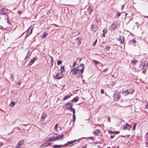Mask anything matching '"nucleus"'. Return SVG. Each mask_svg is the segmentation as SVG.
<instances>
[{"label": "nucleus", "mask_w": 148, "mask_h": 148, "mask_svg": "<svg viewBox=\"0 0 148 148\" xmlns=\"http://www.w3.org/2000/svg\"><path fill=\"white\" fill-rule=\"evenodd\" d=\"M121 14V13L120 12H117L116 16L118 17H119Z\"/></svg>", "instance_id": "obj_42"}, {"label": "nucleus", "mask_w": 148, "mask_h": 148, "mask_svg": "<svg viewBox=\"0 0 148 148\" xmlns=\"http://www.w3.org/2000/svg\"><path fill=\"white\" fill-rule=\"evenodd\" d=\"M100 133V131L99 129L96 130L92 132L93 134L96 136H98Z\"/></svg>", "instance_id": "obj_15"}, {"label": "nucleus", "mask_w": 148, "mask_h": 148, "mask_svg": "<svg viewBox=\"0 0 148 148\" xmlns=\"http://www.w3.org/2000/svg\"><path fill=\"white\" fill-rule=\"evenodd\" d=\"M145 108H148V104H147L146 105L145 107Z\"/></svg>", "instance_id": "obj_52"}, {"label": "nucleus", "mask_w": 148, "mask_h": 148, "mask_svg": "<svg viewBox=\"0 0 148 148\" xmlns=\"http://www.w3.org/2000/svg\"><path fill=\"white\" fill-rule=\"evenodd\" d=\"M82 138L90 139L91 140H95V137H94L92 136V137H88L87 138L83 137V138Z\"/></svg>", "instance_id": "obj_26"}, {"label": "nucleus", "mask_w": 148, "mask_h": 148, "mask_svg": "<svg viewBox=\"0 0 148 148\" xmlns=\"http://www.w3.org/2000/svg\"><path fill=\"white\" fill-rule=\"evenodd\" d=\"M10 79L11 81L13 82L14 80V77L13 75L12 74H11L10 75V76L9 78Z\"/></svg>", "instance_id": "obj_31"}, {"label": "nucleus", "mask_w": 148, "mask_h": 148, "mask_svg": "<svg viewBox=\"0 0 148 148\" xmlns=\"http://www.w3.org/2000/svg\"><path fill=\"white\" fill-rule=\"evenodd\" d=\"M118 26V25L117 23H113L110 27V30H114Z\"/></svg>", "instance_id": "obj_6"}, {"label": "nucleus", "mask_w": 148, "mask_h": 148, "mask_svg": "<svg viewBox=\"0 0 148 148\" xmlns=\"http://www.w3.org/2000/svg\"><path fill=\"white\" fill-rule=\"evenodd\" d=\"M76 141H77V140H74L70 141H69L67 143H66L64 145H53V147L54 148H58L65 147L73 143L74 142H76Z\"/></svg>", "instance_id": "obj_1"}, {"label": "nucleus", "mask_w": 148, "mask_h": 148, "mask_svg": "<svg viewBox=\"0 0 148 148\" xmlns=\"http://www.w3.org/2000/svg\"><path fill=\"white\" fill-rule=\"evenodd\" d=\"M113 97L114 100L115 101H118L120 99L119 92L114 93V94Z\"/></svg>", "instance_id": "obj_4"}, {"label": "nucleus", "mask_w": 148, "mask_h": 148, "mask_svg": "<svg viewBox=\"0 0 148 148\" xmlns=\"http://www.w3.org/2000/svg\"><path fill=\"white\" fill-rule=\"evenodd\" d=\"M136 123H134L133 126V127H132V130H135V128H136Z\"/></svg>", "instance_id": "obj_39"}, {"label": "nucleus", "mask_w": 148, "mask_h": 148, "mask_svg": "<svg viewBox=\"0 0 148 148\" xmlns=\"http://www.w3.org/2000/svg\"><path fill=\"white\" fill-rule=\"evenodd\" d=\"M146 144L148 145V139L146 141Z\"/></svg>", "instance_id": "obj_53"}, {"label": "nucleus", "mask_w": 148, "mask_h": 148, "mask_svg": "<svg viewBox=\"0 0 148 148\" xmlns=\"http://www.w3.org/2000/svg\"><path fill=\"white\" fill-rule=\"evenodd\" d=\"M50 143H48L47 142L45 143H44L40 145V147H47L48 146H49L50 145Z\"/></svg>", "instance_id": "obj_16"}, {"label": "nucleus", "mask_w": 148, "mask_h": 148, "mask_svg": "<svg viewBox=\"0 0 148 148\" xmlns=\"http://www.w3.org/2000/svg\"><path fill=\"white\" fill-rule=\"evenodd\" d=\"M47 139L48 141H53L56 140L55 136H53L49 137Z\"/></svg>", "instance_id": "obj_13"}, {"label": "nucleus", "mask_w": 148, "mask_h": 148, "mask_svg": "<svg viewBox=\"0 0 148 148\" xmlns=\"http://www.w3.org/2000/svg\"><path fill=\"white\" fill-rule=\"evenodd\" d=\"M119 146L118 145V146L117 147V148H119Z\"/></svg>", "instance_id": "obj_63"}, {"label": "nucleus", "mask_w": 148, "mask_h": 148, "mask_svg": "<svg viewBox=\"0 0 148 148\" xmlns=\"http://www.w3.org/2000/svg\"><path fill=\"white\" fill-rule=\"evenodd\" d=\"M145 137V138H147L148 137V134H147V132L146 133Z\"/></svg>", "instance_id": "obj_50"}, {"label": "nucleus", "mask_w": 148, "mask_h": 148, "mask_svg": "<svg viewBox=\"0 0 148 148\" xmlns=\"http://www.w3.org/2000/svg\"><path fill=\"white\" fill-rule=\"evenodd\" d=\"M77 68V69H76V74H77L79 75L80 74L81 75L83 72L84 66L82 68L81 70L79 69H78V68Z\"/></svg>", "instance_id": "obj_9"}, {"label": "nucleus", "mask_w": 148, "mask_h": 148, "mask_svg": "<svg viewBox=\"0 0 148 148\" xmlns=\"http://www.w3.org/2000/svg\"><path fill=\"white\" fill-rule=\"evenodd\" d=\"M7 20H8V21H7V23H8L9 24H10V21H9L8 18H7Z\"/></svg>", "instance_id": "obj_49"}, {"label": "nucleus", "mask_w": 148, "mask_h": 148, "mask_svg": "<svg viewBox=\"0 0 148 148\" xmlns=\"http://www.w3.org/2000/svg\"><path fill=\"white\" fill-rule=\"evenodd\" d=\"M73 122L74 123L75 122V114H73Z\"/></svg>", "instance_id": "obj_37"}, {"label": "nucleus", "mask_w": 148, "mask_h": 148, "mask_svg": "<svg viewBox=\"0 0 148 148\" xmlns=\"http://www.w3.org/2000/svg\"><path fill=\"white\" fill-rule=\"evenodd\" d=\"M132 42L133 43H135L136 42V41L135 39H133L132 40Z\"/></svg>", "instance_id": "obj_47"}, {"label": "nucleus", "mask_w": 148, "mask_h": 148, "mask_svg": "<svg viewBox=\"0 0 148 148\" xmlns=\"http://www.w3.org/2000/svg\"><path fill=\"white\" fill-rule=\"evenodd\" d=\"M37 59V57H35L34 58H33L32 60H31L29 62V65H32L34 62Z\"/></svg>", "instance_id": "obj_18"}, {"label": "nucleus", "mask_w": 148, "mask_h": 148, "mask_svg": "<svg viewBox=\"0 0 148 148\" xmlns=\"http://www.w3.org/2000/svg\"><path fill=\"white\" fill-rule=\"evenodd\" d=\"M3 145V143L2 142H1L0 143V147H1V146Z\"/></svg>", "instance_id": "obj_46"}, {"label": "nucleus", "mask_w": 148, "mask_h": 148, "mask_svg": "<svg viewBox=\"0 0 148 148\" xmlns=\"http://www.w3.org/2000/svg\"><path fill=\"white\" fill-rule=\"evenodd\" d=\"M81 58H79V62H80L81 61Z\"/></svg>", "instance_id": "obj_61"}, {"label": "nucleus", "mask_w": 148, "mask_h": 148, "mask_svg": "<svg viewBox=\"0 0 148 148\" xmlns=\"http://www.w3.org/2000/svg\"><path fill=\"white\" fill-rule=\"evenodd\" d=\"M105 34H103H103H102V36H105Z\"/></svg>", "instance_id": "obj_58"}, {"label": "nucleus", "mask_w": 148, "mask_h": 148, "mask_svg": "<svg viewBox=\"0 0 148 148\" xmlns=\"http://www.w3.org/2000/svg\"><path fill=\"white\" fill-rule=\"evenodd\" d=\"M71 97L70 96H69L68 95H66L64 97L63 99V101H65L67 99Z\"/></svg>", "instance_id": "obj_32"}, {"label": "nucleus", "mask_w": 148, "mask_h": 148, "mask_svg": "<svg viewBox=\"0 0 148 148\" xmlns=\"http://www.w3.org/2000/svg\"><path fill=\"white\" fill-rule=\"evenodd\" d=\"M47 33L46 32H44L43 33V35L42 36V37L43 38H45L46 37V36H47Z\"/></svg>", "instance_id": "obj_35"}, {"label": "nucleus", "mask_w": 148, "mask_h": 148, "mask_svg": "<svg viewBox=\"0 0 148 148\" xmlns=\"http://www.w3.org/2000/svg\"><path fill=\"white\" fill-rule=\"evenodd\" d=\"M93 62H94L95 65H97L98 64H101V65H102V64L100 62L96 60H93Z\"/></svg>", "instance_id": "obj_30"}, {"label": "nucleus", "mask_w": 148, "mask_h": 148, "mask_svg": "<svg viewBox=\"0 0 148 148\" xmlns=\"http://www.w3.org/2000/svg\"><path fill=\"white\" fill-rule=\"evenodd\" d=\"M87 145H84L82 148H86Z\"/></svg>", "instance_id": "obj_48"}, {"label": "nucleus", "mask_w": 148, "mask_h": 148, "mask_svg": "<svg viewBox=\"0 0 148 148\" xmlns=\"http://www.w3.org/2000/svg\"><path fill=\"white\" fill-rule=\"evenodd\" d=\"M83 66H84V69L85 66L83 64H81L80 65H79L78 66H77L76 68H77L78 67V69H79L81 70Z\"/></svg>", "instance_id": "obj_25"}, {"label": "nucleus", "mask_w": 148, "mask_h": 148, "mask_svg": "<svg viewBox=\"0 0 148 148\" xmlns=\"http://www.w3.org/2000/svg\"><path fill=\"white\" fill-rule=\"evenodd\" d=\"M115 136V135L111 136L110 138H113Z\"/></svg>", "instance_id": "obj_51"}, {"label": "nucleus", "mask_w": 148, "mask_h": 148, "mask_svg": "<svg viewBox=\"0 0 148 148\" xmlns=\"http://www.w3.org/2000/svg\"><path fill=\"white\" fill-rule=\"evenodd\" d=\"M100 92L101 94H103L104 93V90L103 89H101Z\"/></svg>", "instance_id": "obj_45"}, {"label": "nucleus", "mask_w": 148, "mask_h": 148, "mask_svg": "<svg viewBox=\"0 0 148 148\" xmlns=\"http://www.w3.org/2000/svg\"><path fill=\"white\" fill-rule=\"evenodd\" d=\"M79 34V32H78L77 34Z\"/></svg>", "instance_id": "obj_64"}, {"label": "nucleus", "mask_w": 148, "mask_h": 148, "mask_svg": "<svg viewBox=\"0 0 148 148\" xmlns=\"http://www.w3.org/2000/svg\"><path fill=\"white\" fill-rule=\"evenodd\" d=\"M131 127V126L130 125H128L127 123H126L124 127V130L127 129L128 130H130Z\"/></svg>", "instance_id": "obj_21"}, {"label": "nucleus", "mask_w": 148, "mask_h": 148, "mask_svg": "<svg viewBox=\"0 0 148 148\" xmlns=\"http://www.w3.org/2000/svg\"><path fill=\"white\" fill-rule=\"evenodd\" d=\"M32 29H30V33H29V34H26V35L25 37V39L26 38L27 36H29L32 33Z\"/></svg>", "instance_id": "obj_28"}, {"label": "nucleus", "mask_w": 148, "mask_h": 148, "mask_svg": "<svg viewBox=\"0 0 148 148\" xmlns=\"http://www.w3.org/2000/svg\"><path fill=\"white\" fill-rule=\"evenodd\" d=\"M63 76L62 72L57 73L55 77V79H59L62 77Z\"/></svg>", "instance_id": "obj_7"}, {"label": "nucleus", "mask_w": 148, "mask_h": 148, "mask_svg": "<svg viewBox=\"0 0 148 148\" xmlns=\"http://www.w3.org/2000/svg\"><path fill=\"white\" fill-rule=\"evenodd\" d=\"M15 104V103L14 101H12L9 105V106L12 107H13Z\"/></svg>", "instance_id": "obj_27"}, {"label": "nucleus", "mask_w": 148, "mask_h": 148, "mask_svg": "<svg viewBox=\"0 0 148 148\" xmlns=\"http://www.w3.org/2000/svg\"><path fill=\"white\" fill-rule=\"evenodd\" d=\"M82 39V38L80 37H79L76 38L74 41L75 43L77 45H79L81 43V41L80 40Z\"/></svg>", "instance_id": "obj_5"}, {"label": "nucleus", "mask_w": 148, "mask_h": 148, "mask_svg": "<svg viewBox=\"0 0 148 148\" xmlns=\"http://www.w3.org/2000/svg\"><path fill=\"white\" fill-rule=\"evenodd\" d=\"M147 64L148 63H147V64L146 65L145 62H143L140 65L139 68L140 70H145L147 69Z\"/></svg>", "instance_id": "obj_3"}, {"label": "nucleus", "mask_w": 148, "mask_h": 148, "mask_svg": "<svg viewBox=\"0 0 148 148\" xmlns=\"http://www.w3.org/2000/svg\"><path fill=\"white\" fill-rule=\"evenodd\" d=\"M122 94L123 95L125 96H127L128 95H130V94L129 92L128 91V89L124 91L123 92Z\"/></svg>", "instance_id": "obj_20"}, {"label": "nucleus", "mask_w": 148, "mask_h": 148, "mask_svg": "<svg viewBox=\"0 0 148 148\" xmlns=\"http://www.w3.org/2000/svg\"><path fill=\"white\" fill-rule=\"evenodd\" d=\"M31 29L30 28V27H29L27 30L26 31V34H29V33H30V29Z\"/></svg>", "instance_id": "obj_38"}, {"label": "nucleus", "mask_w": 148, "mask_h": 148, "mask_svg": "<svg viewBox=\"0 0 148 148\" xmlns=\"http://www.w3.org/2000/svg\"><path fill=\"white\" fill-rule=\"evenodd\" d=\"M47 116V114L45 113H43L42 114L41 117V121H43Z\"/></svg>", "instance_id": "obj_14"}, {"label": "nucleus", "mask_w": 148, "mask_h": 148, "mask_svg": "<svg viewBox=\"0 0 148 148\" xmlns=\"http://www.w3.org/2000/svg\"><path fill=\"white\" fill-rule=\"evenodd\" d=\"M63 136L64 135L62 134L60 135H59L58 136L55 137V138H56V140H62L63 139Z\"/></svg>", "instance_id": "obj_17"}, {"label": "nucleus", "mask_w": 148, "mask_h": 148, "mask_svg": "<svg viewBox=\"0 0 148 148\" xmlns=\"http://www.w3.org/2000/svg\"><path fill=\"white\" fill-rule=\"evenodd\" d=\"M24 141V140L23 139L19 141L17 144L16 147L19 148L23 144Z\"/></svg>", "instance_id": "obj_10"}, {"label": "nucleus", "mask_w": 148, "mask_h": 148, "mask_svg": "<svg viewBox=\"0 0 148 148\" xmlns=\"http://www.w3.org/2000/svg\"><path fill=\"white\" fill-rule=\"evenodd\" d=\"M109 133H112V134H119V132L118 131H117L116 132H115V131L113 132L112 131L110 130V131H109Z\"/></svg>", "instance_id": "obj_23"}, {"label": "nucleus", "mask_w": 148, "mask_h": 148, "mask_svg": "<svg viewBox=\"0 0 148 148\" xmlns=\"http://www.w3.org/2000/svg\"><path fill=\"white\" fill-rule=\"evenodd\" d=\"M119 41L121 43H122L124 42V37L123 36H120L119 37Z\"/></svg>", "instance_id": "obj_22"}, {"label": "nucleus", "mask_w": 148, "mask_h": 148, "mask_svg": "<svg viewBox=\"0 0 148 148\" xmlns=\"http://www.w3.org/2000/svg\"><path fill=\"white\" fill-rule=\"evenodd\" d=\"M18 13H19L20 14H21V12L20 11H18Z\"/></svg>", "instance_id": "obj_56"}, {"label": "nucleus", "mask_w": 148, "mask_h": 148, "mask_svg": "<svg viewBox=\"0 0 148 148\" xmlns=\"http://www.w3.org/2000/svg\"><path fill=\"white\" fill-rule=\"evenodd\" d=\"M64 66H62L61 67L60 69V71L61 72H62L64 71Z\"/></svg>", "instance_id": "obj_33"}, {"label": "nucleus", "mask_w": 148, "mask_h": 148, "mask_svg": "<svg viewBox=\"0 0 148 148\" xmlns=\"http://www.w3.org/2000/svg\"><path fill=\"white\" fill-rule=\"evenodd\" d=\"M25 33V32H23V34L21 35L20 36V37H21V36L23 34H24Z\"/></svg>", "instance_id": "obj_57"}, {"label": "nucleus", "mask_w": 148, "mask_h": 148, "mask_svg": "<svg viewBox=\"0 0 148 148\" xmlns=\"http://www.w3.org/2000/svg\"><path fill=\"white\" fill-rule=\"evenodd\" d=\"M76 62H74L73 64V65L72 66L73 67H75V65H76Z\"/></svg>", "instance_id": "obj_43"}, {"label": "nucleus", "mask_w": 148, "mask_h": 148, "mask_svg": "<svg viewBox=\"0 0 148 148\" xmlns=\"http://www.w3.org/2000/svg\"><path fill=\"white\" fill-rule=\"evenodd\" d=\"M93 7L92 6H89V8L87 9L88 13L89 15H90L93 12Z\"/></svg>", "instance_id": "obj_11"}, {"label": "nucleus", "mask_w": 148, "mask_h": 148, "mask_svg": "<svg viewBox=\"0 0 148 148\" xmlns=\"http://www.w3.org/2000/svg\"><path fill=\"white\" fill-rule=\"evenodd\" d=\"M107 70V69H105L104 70H103V72H105Z\"/></svg>", "instance_id": "obj_55"}, {"label": "nucleus", "mask_w": 148, "mask_h": 148, "mask_svg": "<svg viewBox=\"0 0 148 148\" xmlns=\"http://www.w3.org/2000/svg\"><path fill=\"white\" fill-rule=\"evenodd\" d=\"M68 107H69V105H68V106H67V108H66V109H67V108H68Z\"/></svg>", "instance_id": "obj_62"}, {"label": "nucleus", "mask_w": 148, "mask_h": 148, "mask_svg": "<svg viewBox=\"0 0 148 148\" xmlns=\"http://www.w3.org/2000/svg\"><path fill=\"white\" fill-rule=\"evenodd\" d=\"M58 123H56L55 126V127H54V130H56V131H58L57 127H58Z\"/></svg>", "instance_id": "obj_34"}, {"label": "nucleus", "mask_w": 148, "mask_h": 148, "mask_svg": "<svg viewBox=\"0 0 148 148\" xmlns=\"http://www.w3.org/2000/svg\"><path fill=\"white\" fill-rule=\"evenodd\" d=\"M8 13V10L6 9H0V14L5 15Z\"/></svg>", "instance_id": "obj_8"}, {"label": "nucleus", "mask_w": 148, "mask_h": 148, "mask_svg": "<svg viewBox=\"0 0 148 148\" xmlns=\"http://www.w3.org/2000/svg\"><path fill=\"white\" fill-rule=\"evenodd\" d=\"M84 81H85V80H82V82H83V83H84Z\"/></svg>", "instance_id": "obj_59"}, {"label": "nucleus", "mask_w": 148, "mask_h": 148, "mask_svg": "<svg viewBox=\"0 0 148 148\" xmlns=\"http://www.w3.org/2000/svg\"><path fill=\"white\" fill-rule=\"evenodd\" d=\"M103 34H106L107 32V30L106 29H103L102 31Z\"/></svg>", "instance_id": "obj_41"}, {"label": "nucleus", "mask_w": 148, "mask_h": 148, "mask_svg": "<svg viewBox=\"0 0 148 148\" xmlns=\"http://www.w3.org/2000/svg\"><path fill=\"white\" fill-rule=\"evenodd\" d=\"M62 63V61L60 60H58L57 61V64L58 65H59Z\"/></svg>", "instance_id": "obj_40"}, {"label": "nucleus", "mask_w": 148, "mask_h": 148, "mask_svg": "<svg viewBox=\"0 0 148 148\" xmlns=\"http://www.w3.org/2000/svg\"><path fill=\"white\" fill-rule=\"evenodd\" d=\"M114 75H112V77H114Z\"/></svg>", "instance_id": "obj_60"}, {"label": "nucleus", "mask_w": 148, "mask_h": 148, "mask_svg": "<svg viewBox=\"0 0 148 148\" xmlns=\"http://www.w3.org/2000/svg\"><path fill=\"white\" fill-rule=\"evenodd\" d=\"M91 26L92 29L95 32L97 29L96 25L92 24Z\"/></svg>", "instance_id": "obj_19"}, {"label": "nucleus", "mask_w": 148, "mask_h": 148, "mask_svg": "<svg viewBox=\"0 0 148 148\" xmlns=\"http://www.w3.org/2000/svg\"><path fill=\"white\" fill-rule=\"evenodd\" d=\"M68 105H69V107H68L67 110H69L70 109L71 111L73 112V114H75V110L74 108H72L73 106V104L72 103H68L66 104H65L63 108L64 109L66 108Z\"/></svg>", "instance_id": "obj_2"}, {"label": "nucleus", "mask_w": 148, "mask_h": 148, "mask_svg": "<svg viewBox=\"0 0 148 148\" xmlns=\"http://www.w3.org/2000/svg\"><path fill=\"white\" fill-rule=\"evenodd\" d=\"M137 61L135 60H132L131 64L133 65H134L136 64V63Z\"/></svg>", "instance_id": "obj_36"}, {"label": "nucleus", "mask_w": 148, "mask_h": 148, "mask_svg": "<svg viewBox=\"0 0 148 148\" xmlns=\"http://www.w3.org/2000/svg\"><path fill=\"white\" fill-rule=\"evenodd\" d=\"M128 91L129 92L130 94V95L132 94L134 92V90L133 89H128Z\"/></svg>", "instance_id": "obj_29"}, {"label": "nucleus", "mask_w": 148, "mask_h": 148, "mask_svg": "<svg viewBox=\"0 0 148 148\" xmlns=\"http://www.w3.org/2000/svg\"><path fill=\"white\" fill-rule=\"evenodd\" d=\"M79 98L78 97H76L74 98L71 101L74 102H77Z\"/></svg>", "instance_id": "obj_24"}, {"label": "nucleus", "mask_w": 148, "mask_h": 148, "mask_svg": "<svg viewBox=\"0 0 148 148\" xmlns=\"http://www.w3.org/2000/svg\"><path fill=\"white\" fill-rule=\"evenodd\" d=\"M108 121H109V122H110V118H108Z\"/></svg>", "instance_id": "obj_54"}, {"label": "nucleus", "mask_w": 148, "mask_h": 148, "mask_svg": "<svg viewBox=\"0 0 148 148\" xmlns=\"http://www.w3.org/2000/svg\"><path fill=\"white\" fill-rule=\"evenodd\" d=\"M76 69H77V68H75L71 70L70 72V74L72 75H74L76 74Z\"/></svg>", "instance_id": "obj_12"}, {"label": "nucleus", "mask_w": 148, "mask_h": 148, "mask_svg": "<svg viewBox=\"0 0 148 148\" xmlns=\"http://www.w3.org/2000/svg\"><path fill=\"white\" fill-rule=\"evenodd\" d=\"M97 39H96L95 40V41L93 43V46L95 45L96 44V43H97Z\"/></svg>", "instance_id": "obj_44"}]
</instances>
